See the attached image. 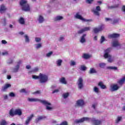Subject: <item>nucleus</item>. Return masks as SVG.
I'll return each mask as SVG.
<instances>
[{
	"mask_svg": "<svg viewBox=\"0 0 125 125\" xmlns=\"http://www.w3.org/2000/svg\"><path fill=\"white\" fill-rule=\"evenodd\" d=\"M28 101L29 102H38L39 101L46 106V110L47 111H52V109H53V107L51 106V104L46 100H40L36 98H28Z\"/></svg>",
	"mask_w": 125,
	"mask_h": 125,
	"instance_id": "f257e3e1",
	"label": "nucleus"
},
{
	"mask_svg": "<svg viewBox=\"0 0 125 125\" xmlns=\"http://www.w3.org/2000/svg\"><path fill=\"white\" fill-rule=\"evenodd\" d=\"M110 52H111V48H108L104 51V57L105 59H107V61L109 63H112L115 61V57L111 56L110 55Z\"/></svg>",
	"mask_w": 125,
	"mask_h": 125,
	"instance_id": "f03ea898",
	"label": "nucleus"
},
{
	"mask_svg": "<svg viewBox=\"0 0 125 125\" xmlns=\"http://www.w3.org/2000/svg\"><path fill=\"white\" fill-rule=\"evenodd\" d=\"M20 5L23 11H30V6L26 0H21Z\"/></svg>",
	"mask_w": 125,
	"mask_h": 125,
	"instance_id": "7ed1b4c3",
	"label": "nucleus"
},
{
	"mask_svg": "<svg viewBox=\"0 0 125 125\" xmlns=\"http://www.w3.org/2000/svg\"><path fill=\"white\" fill-rule=\"evenodd\" d=\"M82 14L83 13L82 12H78L74 15V18H76V19H79L80 20H81V21H83V22H90V21H92L91 20H86L83 18Z\"/></svg>",
	"mask_w": 125,
	"mask_h": 125,
	"instance_id": "20e7f679",
	"label": "nucleus"
},
{
	"mask_svg": "<svg viewBox=\"0 0 125 125\" xmlns=\"http://www.w3.org/2000/svg\"><path fill=\"white\" fill-rule=\"evenodd\" d=\"M39 81L41 83H45L48 81V76L45 74L40 73Z\"/></svg>",
	"mask_w": 125,
	"mask_h": 125,
	"instance_id": "39448f33",
	"label": "nucleus"
},
{
	"mask_svg": "<svg viewBox=\"0 0 125 125\" xmlns=\"http://www.w3.org/2000/svg\"><path fill=\"white\" fill-rule=\"evenodd\" d=\"M20 65H21V61H19L15 67L12 68V72L13 73H17L20 68Z\"/></svg>",
	"mask_w": 125,
	"mask_h": 125,
	"instance_id": "423d86ee",
	"label": "nucleus"
},
{
	"mask_svg": "<svg viewBox=\"0 0 125 125\" xmlns=\"http://www.w3.org/2000/svg\"><path fill=\"white\" fill-rule=\"evenodd\" d=\"M90 121V119L88 117H83L80 119L76 120L74 121L75 124H81V123H83V122Z\"/></svg>",
	"mask_w": 125,
	"mask_h": 125,
	"instance_id": "0eeeda50",
	"label": "nucleus"
},
{
	"mask_svg": "<svg viewBox=\"0 0 125 125\" xmlns=\"http://www.w3.org/2000/svg\"><path fill=\"white\" fill-rule=\"evenodd\" d=\"M121 87L118 84H112L110 85L111 91H117Z\"/></svg>",
	"mask_w": 125,
	"mask_h": 125,
	"instance_id": "6e6552de",
	"label": "nucleus"
},
{
	"mask_svg": "<svg viewBox=\"0 0 125 125\" xmlns=\"http://www.w3.org/2000/svg\"><path fill=\"white\" fill-rule=\"evenodd\" d=\"M77 84L78 85V88L79 89H83V78H80L78 80Z\"/></svg>",
	"mask_w": 125,
	"mask_h": 125,
	"instance_id": "1a4fd4ad",
	"label": "nucleus"
},
{
	"mask_svg": "<svg viewBox=\"0 0 125 125\" xmlns=\"http://www.w3.org/2000/svg\"><path fill=\"white\" fill-rule=\"evenodd\" d=\"M125 76L123 77L122 78L120 79L117 81V83L120 87L123 86V84L125 83Z\"/></svg>",
	"mask_w": 125,
	"mask_h": 125,
	"instance_id": "9d476101",
	"label": "nucleus"
},
{
	"mask_svg": "<svg viewBox=\"0 0 125 125\" xmlns=\"http://www.w3.org/2000/svg\"><path fill=\"white\" fill-rule=\"evenodd\" d=\"M112 46H114V47L117 48V49H120V48H121V44L119 43L118 41H113L112 42Z\"/></svg>",
	"mask_w": 125,
	"mask_h": 125,
	"instance_id": "9b49d317",
	"label": "nucleus"
},
{
	"mask_svg": "<svg viewBox=\"0 0 125 125\" xmlns=\"http://www.w3.org/2000/svg\"><path fill=\"white\" fill-rule=\"evenodd\" d=\"M101 9L100 8V6H97L96 7V9L93 10V12L94 13V14L95 15H97V16H99V12L98 11H101Z\"/></svg>",
	"mask_w": 125,
	"mask_h": 125,
	"instance_id": "f8f14e48",
	"label": "nucleus"
},
{
	"mask_svg": "<svg viewBox=\"0 0 125 125\" xmlns=\"http://www.w3.org/2000/svg\"><path fill=\"white\" fill-rule=\"evenodd\" d=\"M9 87H11V84L9 83H6L2 87L1 90L2 91H6Z\"/></svg>",
	"mask_w": 125,
	"mask_h": 125,
	"instance_id": "ddd939ff",
	"label": "nucleus"
},
{
	"mask_svg": "<svg viewBox=\"0 0 125 125\" xmlns=\"http://www.w3.org/2000/svg\"><path fill=\"white\" fill-rule=\"evenodd\" d=\"M90 30V27H87L83 28L82 29L78 31V34H83V33H84V32H87V31H89Z\"/></svg>",
	"mask_w": 125,
	"mask_h": 125,
	"instance_id": "4468645a",
	"label": "nucleus"
},
{
	"mask_svg": "<svg viewBox=\"0 0 125 125\" xmlns=\"http://www.w3.org/2000/svg\"><path fill=\"white\" fill-rule=\"evenodd\" d=\"M7 9V8H6V6L3 4H1L0 5V13H4V12H5L6 11V10Z\"/></svg>",
	"mask_w": 125,
	"mask_h": 125,
	"instance_id": "2eb2a0df",
	"label": "nucleus"
},
{
	"mask_svg": "<svg viewBox=\"0 0 125 125\" xmlns=\"http://www.w3.org/2000/svg\"><path fill=\"white\" fill-rule=\"evenodd\" d=\"M119 37H120V34L117 33H113L108 35L109 39H116L119 38Z\"/></svg>",
	"mask_w": 125,
	"mask_h": 125,
	"instance_id": "dca6fc26",
	"label": "nucleus"
},
{
	"mask_svg": "<svg viewBox=\"0 0 125 125\" xmlns=\"http://www.w3.org/2000/svg\"><path fill=\"white\" fill-rule=\"evenodd\" d=\"M104 29V26L102 25L99 28H94L93 31L95 34H97L99 32H100V31H102Z\"/></svg>",
	"mask_w": 125,
	"mask_h": 125,
	"instance_id": "f3484780",
	"label": "nucleus"
},
{
	"mask_svg": "<svg viewBox=\"0 0 125 125\" xmlns=\"http://www.w3.org/2000/svg\"><path fill=\"white\" fill-rule=\"evenodd\" d=\"M15 113L16 115L21 116L22 115V110L20 108L16 109Z\"/></svg>",
	"mask_w": 125,
	"mask_h": 125,
	"instance_id": "a211bd4d",
	"label": "nucleus"
},
{
	"mask_svg": "<svg viewBox=\"0 0 125 125\" xmlns=\"http://www.w3.org/2000/svg\"><path fill=\"white\" fill-rule=\"evenodd\" d=\"M76 105H77V106H80V107L83 106V105H84V102L82 100H79L77 101Z\"/></svg>",
	"mask_w": 125,
	"mask_h": 125,
	"instance_id": "6ab92c4d",
	"label": "nucleus"
},
{
	"mask_svg": "<svg viewBox=\"0 0 125 125\" xmlns=\"http://www.w3.org/2000/svg\"><path fill=\"white\" fill-rule=\"evenodd\" d=\"M64 18L63 16H57L54 18V21H61V20H63Z\"/></svg>",
	"mask_w": 125,
	"mask_h": 125,
	"instance_id": "aec40b11",
	"label": "nucleus"
},
{
	"mask_svg": "<svg viewBox=\"0 0 125 125\" xmlns=\"http://www.w3.org/2000/svg\"><path fill=\"white\" fill-rule=\"evenodd\" d=\"M94 125H101V121L99 120H96L95 118L92 119Z\"/></svg>",
	"mask_w": 125,
	"mask_h": 125,
	"instance_id": "412c9836",
	"label": "nucleus"
},
{
	"mask_svg": "<svg viewBox=\"0 0 125 125\" xmlns=\"http://www.w3.org/2000/svg\"><path fill=\"white\" fill-rule=\"evenodd\" d=\"M33 117H34V115L32 114L29 117H27V120L25 121V124L29 125L30 122H31V121L32 120V119H33Z\"/></svg>",
	"mask_w": 125,
	"mask_h": 125,
	"instance_id": "4be33fe9",
	"label": "nucleus"
},
{
	"mask_svg": "<svg viewBox=\"0 0 125 125\" xmlns=\"http://www.w3.org/2000/svg\"><path fill=\"white\" fill-rule=\"evenodd\" d=\"M85 37H86V34H84L81 37L80 42H81V43H84V42H85Z\"/></svg>",
	"mask_w": 125,
	"mask_h": 125,
	"instance_id": "5701e85b",
	"label": "nucleus"
},
{
	"mask_svg": "<svg viewBox=\"0 0 125 125\" xmlns=\"http://www.w3.org/2000/svg\"><path fill=\"white\" fill-rule=\"evenodd\" d=\"M63 62V61L61 59H58L56 62V64L58 67H60Z\"/></svg>",
	"mask_w": 125,
	"mask_h": 125,
	"instance_id": "b1692460",
	"label": "nucleus"
},
{
	"mask_svg": "<svg viewBox=\"0 0 125 125\" xmlns=\"http://www.w3.org/2000/svg\"><path fill=\"white\" fill-rule=\"evenodd\" d=\"M38 21L40 23H43V22L44 21V18L42 16L40 15L38 17Z\"/></svg>",
	"mask_w": 125,
	"mask_h": 125,
	"instance_id": "393cba45",
	"label": "nucleus"
},
{
	"mask_svg": "<svg viewBox=\"0 0 125 125\" xmlns=\"http://www.w3.org/2000/svg\"><path fill=\"white\" fill-rule=\"evenodd\" d=\"M19 22L21 25H25V19L24 18L21 17L19 19Z\"/></svg>",
	"mask_w": 125,
	"mask_h": 125,
	"instance_id": "a878e982",
	"label": "nucleus"
},
{
	"mask_svg": "<svg viewBox=\"0 0 125 125\" xmlns=\"http://www.w3.org/2000/svg\"><path fill=\"white\" fill-rule=\"evenodd\" d=\"M9 114L11 117H14L16 115L15 110L13 108H12L9 112Z\"/></svg>",
	"mask_w": 125,
	"mask_h": 125,
	"instance_id": "bb28decb",
	"label": "nucleus"
},
{
	"mask_svg": "<svg viewBox=\"0 0 125 125\" xmlns=\"http://www.w3.org/2000/svg\"><path fill=\"white\" fill-rule=\"evenodd\" d=\"M46 118L45 116H40L37 119H36L35 122L36 123H39L40 121H42V120H43L44 119H45Z\"/></svg>",
	"mask_w": 125,
	"mask_h": 125,
	"instance_id": "cd10ccee",
	"label": "nucleus"
},
{
	"mask_svg": "<svg viewBox=\"0 0 125 125\" xmlns=\"http://www.w3.org/2000/svg\"><path fill=\"white\" fill-rule=\"evenodd\" d=\"M98 85H99V86H100L102 89H105L106 88V85H104L103 84V83L102 82L99 83L98 84Z\"/></svg>",
	"mask_w": 125,
	"mask_h": 125,
	"instance_id": "c85d7f7f",
	"label": "nucleus"
},
{
	"mask_svg": "<svg viewBox=\"0 0 125 125\" xmlns=\"http://www.w3.org/2000/svg\"><path fill=\"white\" fill-rule=\"evenodd\" d=\"M60 83H62V84H67V81H66V79L65 78L62 77L60 80Z\"/></svg>",
	"mask_w": 125,
	"mask_h": 125,
	"instance_id": "c756f323",
	"label": "nucleus"
},
{
	"mask_svg": "<svg viewBox=\"0 0 125 125\" xmlns=\"http://www.w3.org/2000/svg\"><path fill=\"white\" fill-rule=\"evenodd\" d=\"M36 49H40L42 47V43H37L35 44Z\"/></svg>",
	"mask_w": 125,
	"mask_h": 125,
	"instance_id": "7c9ffc66",
	"label": "nucleus"
},
{
	"mask_svg": "<svg viewBox=\"0 0 125 125\" xmlns=\"http://www.w3.org/2000/svg\"><path fill=\"white\" fill-rule=\"evenodd\" d=\"M69 64L71 67H74L77 65V62L74 60H71Z\"/></svg>",
	"mask_w": 125,
	"mask_h": 125,
	"instance_id": "2f4dec72",
	"label": "nucleus"
},
{
	"mask_svg": "<svg viewBox=\"0 0 125 125\" xmlns=\"http://www.w3.org/2000/svg\"><path fill=\"white\" fill-rule=\"evenodd\" d=\"M24 38L25 39V42H27L28 43H29V42H30V39L29 38V36H28V35H27V34H25L24 36Z\"/></svg>",
	"mask_w": 125,
	"mask_h": 125,
	"instance_id": "473e14b6",
	"label": "nucleus"
},
{
	"mask_svg": "<svg viewBox=\"0 0 125 125\" xmlns=\"http://www.w3.org/2000/svg\"><path fill=\"white\" fill-rule=\"evenodd\" d=\"M107 69H108L109 70H114V71L118 70V67L116 66H108L107 67Z\"/></svg>",
	"mask_w": 125,
	"mask_h": 125,
	"instance_id": "72a5a7b5",
	"label": "nucleus"
},
{
	"mask_svg": "<svg viewBox=\"0 0 125 125\" xmlns=\"http://www.w3.org/2000/svg\"><path fill=\"white\" fill-rule=\"evenodd\" d=\"M122 116H118L116 120H115L116 124H119L121 121H122Z\"/></svg>",
	"mask_w": 125,
	"mask_h": 125,
	"instance_id": "f704fd0d",
	"label": "nucleus"
},
{
	"mask_svg": "<svg viewBox=\"0 0 125 125\" xmlns=\"http://www.w3.org/2000/svg\"><path fill=\"white\" fill-rule=\"evenodd\" d=\"M82 57L84 58V59H88V58L90 57V56L87 54H83Z\"/></svg>",
	"mask_w": 125,
	"mask_h": 125,
	"instance_id": "c9c22d12",
	"label": "nucleus"
},
{
	"mask_svg": "<svg viewBox=\"0 0 125 125\" xmlns=\"http://www.w3.org/2000/svg\"><path fill=\"white\" fill-rule=\"evenodd\" d=\"M0 125H7V122L5 120H2L0 122Z\"/></svg>",
	"mask_w": 125,
	"mask_h": 125,
	"instance_id": "e433bc0d",
	"label": "nucleus"
},
{
	"mask_svg": "<svg viewBox=\"0 0 125 125\" xmlns=\"http://www.w3.org/2000/svg\"><path fill=\"white\" fill-rule=\"evenodd\" d=\"M39 71L38 67H35L31 71H29V73H36V72H38Z\"/></svg>",
	"mask_w": 125,
	"mask_h": 125,
	"instance_id": "4c0bfd02",
	"label": "nucleus"
},
{
	"mask_svg": "<svg viewBox=\"0 0 125 125\" xmlns=\"http://www.w3.org/2000/svg\"><path fill=\"white\" fill-rule=\"evenodd\" d=\"M99 66L100 68H105V66H106V63H104V62H102V63H100L99 64Z\"/></svg>",
	"mask_w": 125,
	"mask_h": 125,
	"instance_id": "58836bf2",
	"label": "nucleus"
},
{
	"mask_svg": "<svg viewBox=\"0 0 125 125\" xmlns=\"http://www.w3.org/2000/svg\"><path fill=\"white\" fill-rule=\"evenodd\" d=\"M35 41L36 42H42V38L40 37H36Z\"/></svg>",
	"mask_w": 125,
	"mask_h": 125,
	"instance_id": "ea45409f",
	"label": "nucleus"
},
{
	"mask_svg": "<svg viewBox=\"0 0 125 125\" xmlns=\"http://www.w3.org/2000/svg\"><path fill=\"white\" fill-rule=\"evenodd\" d=\"M96 73V70L94 68H90L89 71V74H94Z\"/></svg>",
	"mask_w": 125,
	"mask_h": 125,
	"instance_id": "a19ab883",
	"label": "nucleus"
},
{
	"mask_svg": "<svg viewBox=\"0 0 125 125\" xmlns=\"http://www.w3.org/2000/svg\"><path fill=\"white\" fill-rule=\"evenodd\" d=\"M69 96V93H64L62 94V97L64 99H66V98H67V97Z\"/></svg>",
	"mask_w": 125,
	"mask_h": 125,
	"instance_id": "79ce46f5",
	"label": "nucleus"
},
{
	"mask_svg": "<svg viewBox=\"0 0 125 125\" xmlns=\"http://www.w3.org/2000/svg\"><path fill=\"white\" fill-rule=\"evenodd\" d=\"M104 42H105V37H104V36H102L100 40V43H103Z\"/></svg>",
	"mask_w": 125,
	"mask_h": 125,
	"instance_id": "37998d69",
	"label": "nucleus"
},
{
	"mask_svg": "<svg viewBox=\"0 0 125 125\" xmlns=\"http://www.w3.org/2000/svg\"><path fill=\"white\" fill-rule=\"evenodd\" d=\"M32 79L34 80H40V75L36 76V75H32Z\"/></svg>",
	"mask_w": 125,
	"mask_h": 125,
	"instance_id": "c03bdc74",
	"label": "nucleus"
},
{
	"mask_svg": "<svg viewBox=\"0 0 125 125\" xmlns=\"http://www.w3.org/2000/svg\"><path fill=\"white\" fill-rule=\"evenodd\" d=\"M57 125H68V122L67 121H63L60 125L58 124Z\"/></svg>",
	"mask_w": 125,
	"mask_h": 125,
	"instance_id": "a18cd8bd",
	"label": "nucleus"
},
{
	"mask_svg": "<svg viewBox=\"0 0 125 125\" xmlns=\"http://www.w3.org/2000/svg\"><path fill=\"white\" fill-rule=\"evenodd\" d=\"M9 96H10V97H15V93L14 92H10L9 93Z\"/></svg>",
	"mask_w": 125,
	"mask_h": 125,
	"instance_id": "49530a36",
	"label": "nucleus"
},
{
	"mask_svg": "<svg viewBox=\"0 0 125 125\" xmlns=\"http://www.w3.org/2000/svg\"><path fill=\"white\" fill-rule=\"evenodd\" d=\"M80 70L82 71H85L86 70V67L84 65H81Z\"/></svg>",
	"mask_w": 125,
	"mask_h": 125,
	"instance_id": "de8ad7c7",
	"label": "nucleus"
},
{
	"mask_svg": "<svg viewBox=\"0 0 125 125\" xmlns=\"http://www.w3.org/2000/svg\"><path fill=\"white\" fill-rule=\"evenodd\" d=\"M94 91L96 93H98V92H99V89L97 87H94Z\"/></svg>",
	"mask_w": 125,
	"mask_h": 125,
	"instance_id": "09e8293b",
	"label": "nucleus"
},
{
	"mask_svg": "<svg viewBox=\"0 0 125 125\" xmlns=\"http://www.w3.org/2000/svg\"><path fill=\"white\" fill-rule=\"evenodd\" d=\"M20 92L21 93H27V92L25 89H21L20 90Z\"/></svg>",
	"mask_w": 125,
	"mask_h": 125,
	"instance_id": "8fccbe9b",
	"label": "nucleus"
},
{
	"mask_svg": "<svg viewBox=\"0 0 125 125\" xmlns=\"http://www.w3.org/2000/svg\"><path fill=\"white\" fill-rule=\"evenodd\" d=\"M13 62V60H12V59H9L7 61L8 64H12Z\"/></svg>",
	"mask_w": 125,
	"mask_h": 125,
	"instance_id": "3c124183",
	"label": "nucleus"
},
{
	"mask_svg": "<svg viewBox=\"0 0 125 125\" xmlns=\"http://www.w3.org/2000/svg\"><path fill=\"white\" fill-rule=\"evenodd\" d=\"M52 54V52H50L48 53L47 54H46V56L47 57H50V56H51Z\"/></svg>",
	"mask_w": 125,
	"mask_h": 125,
	"instance_id": "603ef678",
	"label": "nucleus"
},
{
	"mask_svg": "<svg viewBox=\"0 0 125 125\" xmlns=\"http://www.w3.org/2000/svg\"><path fill=\"white\" fill-rule=\"evenodd\" d=\"M93 2V0H86V3H92V2Z\"/></svg>",
	"mask_w": 125,
	"mask_h": 125,
	"instance_id": "864d4df0",
	"label": "nucleus"
},
{
	"mask_svg": "<svg viewBox=\"0 0 125 125\" xmlns=\"http://www.w3.org/2000/svg\"><path fill=\"white\" fill-rule=\"evenodd\" d=\"M3 24L4 26L6 25V19L5 18L3 19Z\"/></svg>",
	"mask_w": 125,
	"mask_h": 125,
	"instance_id": "5fc2aeb1",
	"label": "nucleus"
},
{
	"mask_svg": "<svg viewBox=\"0 0 125 125\" xmlns=\"http://www.w3.org/2000/svg\"><path fill=\"white\" fill-rule=\"evenodd\" d=\"M64 41V36H61L59 38L60 42H63Z\"/></svg>",
	"mask_w": 125,
	"mask_h": 125,
	"instance_id": "6e6d98bb",
	"label": "nucleus"
},
{
	"mask_svg": "<svg viewBox=\"0 0 125 125\" xmlns=\"http://www.w3.org/2000/svg\"><path fill=\"white\" fill-rule=\"evenodd\" d=\"M119 22V20L118 19H115L113 21V24H116V23H118Z\"/></svg>",
	"mask_w": 125,
	"mask_h": 125,
	"instance_id": "4d7b16f0",
	"label": "nucleus"
},
{
	"mask_svg": "<svg viewBox=\"0 0 125 125\" xmlns=\"http://www.w3.org/2000/svg\"><path fill=\"white\" fill-rule=\"evenodd\" d=\"M3 97L5 100H6L8 98V96L7 95H4L3 96Z\"/></svg>",
	"mask_w": 125,
	"mask_h": 125,
	"instance_id": "13d9d810",
	"label": "nucleus"
},
{
	"mask_svg": "<svg viewBox=\"0 0 125 125\" xmlns=\"http://www.w3.org/2000/svg\"><path fill=\"white\" fill-rule=\"evenodd\" d=\"M96 106H97V104H92V107L93 108V109H95L96 108Z\"/></svg>",
	"mask_w": 125,
	"mask_h": 125,
	"instance_id": "bf43d9fd",
	"label": "nucleus"
},
{
	"mask_svg": "<svg viewBox=\"0 0 125 125\" xmlns=\"http://www.w3.org/2000/svg\"><path fill=\"white\" fill-rule=\"evenodd\" d=\"M1 42L3 44H6V43H7V42H6L5 40H2Z\"/></svg>",
	"mask_w": 125,
	"mask_h": 125,
	"instance_id": "052dcab7",
	"label": "nucleus"
},
{
	"mask_svg": "<svg viewBox=\"0 0 125 125\" xmlns=\"http://www.w3.org/2000/svg\"><path fill=\"white\" fill-rule=\"evenodd\" d=\"M2 55H8V52L5 51L2 53Z\"/></svg>",
	"mask_w": 125,
	"mask_h": 125,
	"instance_id": "680f3d73",
	"label": "nucleus"
},
{
	"mask_svg": "<svg viewBox=\"0 0 125 125\" xmlns=\"http://www.w3.org/2000/svg\"><path fill=\"white\" fill-rule=\"evenodd\" d=\"M57 92H59V89H56V90H54L52 92V93H57Z\"/></svg>",
	"mask_w": 125,
	"mask_h": 125,
	"instance_id": "e2e57ef3",
	"label": "nucleus"
},
{
	"mask_svg": "<svg viewBox=\"0 0 125 125\" xmlns=\"http://www.w3.org/2000/svg\"><path fill=\"white\" fill-rule=\"evenodd\" d=\"M51 88L52 90L54 89L55 88H56V85H52L51 87Z\"/></svg>",
	"mask_w": 125,
	"mask_h": 125,
	"instance_id": "0e129e2a",
	"label": "nucleus"
},
{
	"mask_svg": "<svg viewBox=\"0 0 125 125\" xmlns=\"http://www.w3.org/2000/svg\"><path fill=\"white\" fill-rule=\"evenodd\" d=\"M25 68H26V69H31V66H30V65H26L25 66Z\"/></svg>",
	"mask_w": 125,
	"mask_h": 125,
	"instance_id": "69168bd1",
	"label": "nucleus"
},
{
	"mask_svg": "<svg viewBox=\"0 0 125 125\" xmlns=\"http://www.w3.org/2000/svg\"><path fill=\"white\" fill-rule=\"evenodd\" d=\"M7 79L8 80H10V79H11V76L10 75H7Z\"/></svg>",
	"mask_w": 125,
	"mask_h": 125,
	"instance_id": "338daca9",
	"label": "nucleus"
},
{
	"mask_svg": "<svg viewBox=\"0 0 125 125\" xmlns=\"http://www.w3.org/2000/svg\"><path fill=\"white\" fill-rule=\"evenodd\" d=\"M122 10L123 11L125 12V6H123L122 7Z\"/></svg>",
	"mask_w": 125,
	"mask_h": 125,
	"instance_id": "774afa93",
	"label": "nucleus"
}]
</instances>
